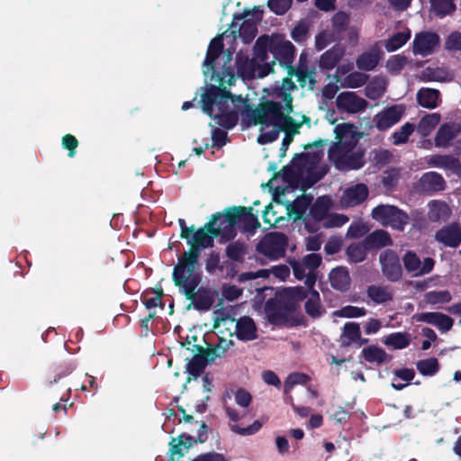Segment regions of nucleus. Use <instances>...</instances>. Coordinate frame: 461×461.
Returning a JSON list of instances; mask_svg holds the SVG:
<instances>
[{
  "instance_id": "obj_5",
  "label": "nucleus",
  "mask_w": 461,
  "mask_h": 461,
  "mask_svg": "<svg viewBox=\"0 0 461 461\" xmlns=\"http://www.w3.org/2000/svg\"><path fill=\"white\" fill-rule=\"evenodd\" d=\"M172 280L197 311H209L218 296L216 290L207 286H199L202 282V273L182 276L178 281L176 278H172Z\"/></svg>"
},
{
  "instance_id": "obj_24",
  "label": "nucleus",
  "mask_w": 461,
  "mask_h": 461,
  "mask_svg": "<svg viewBox=\"0 0 461 461\" xmlns=\"http://www.w3.org/2000/svg\"><path fill=\"white\" fill-rule=\"evenodd\" d=\"M332 288L339 292H347L350 288L351 279L348 270L345 267L333 268L329 275Z\"/></svg>"
},
{
  "instance_id": "obj_42",
  "label": "nucleus",
  "mask_w": 461,
  "mask_h": 461,
  "mask_svg": "<svg viewBox=\"0 0 461 461\" xmlns=\"http://www.w3.org/2000/svg\"><path fill=\"white\" fill-rule=\"evenodd\" d=\"M349 23V16L346 13L337 12L331 18V32L336 40H341V33L345 32Z\"/></svg>"
},
{
  "instance_id": "obj_46",
  "label": "nucleus",
  "mask_w": 461,
  "mask_h": 461,
  "mask_svg": "<svg viewBox=\"0 0 461 461\" xmlns=\"http://www.w3.org/2000/svg\"><path fill=\"white\" fill-rule=\"evenodd\" d=\"M416 368L424 376H433L439 371L440 365L438 358L429 357L419 360L416 363Z\"/></svg>"
},
{
  "instance_id": "obj_51",
  "label": "nucleus",
  "mask_w": 461,
  "mask_h": 461,
  "mask_svg": "<svg viewBox=\"0 0 461 461\" xmlns=\"http://www.w3.org/2000/svg\"><path fill=\"white\" fill-rule=\"evenodd\" d=\"M246 246L240 242H232L226 247V256L232 261L243 262Z\"/></svg>"
},
{
  "instance_id": "obj_61",
  "label": "nucleus",
  "mask_w": 461,
  "mask_h": 461,
  "mask_svg": "<svg viewBox=\"0 0 461 461\" xmlns=\"http://www.w3.org/2000/svg\"><path fill=\"white\" fill-rule=\"evenodd\" d=\"M235 402L240 407H249L252 402V395L244 388H239L234 393Z\"/></svg>"
},
{
  "instance_id": "obj_31",
  "label": "nucleus",
  "mask_w": 461,
  "mask_h": 461,
  "mask_svg": "<svg viewBox=\"0 0 461 461\" xmlns=\"http://www.w3.org/2000/svg\"><path fill=\"white\" fill-rule=\"evenodd\" d=\"M322 155V151L295 154L291 161V165L302 174L308 166L317 164L321 160Z\"/></svg>"
},
{
  "instance_id": "obj_64",
  "label": "nucleus",
  "mask_w": 461,
  "mask_h": 461,
  "mask_svg": "<svg viewBox=\"0 0 461 461\" xmlns=\"http://www.w3.org/2000/svg\"><path fill=\"white\" fill-rule=\"evenodd\" d=\"M302 174L296 170L292 165L285 166L281 169V176L285 182L292 184L298 180Z\"/></svg>"
},
{
  "instance_id": "obj_26",
  "label": "nucleus",
  "mask_w": 461,
  "mask_h": 461,
  "mask_svg": "<svg viewBox=\"0 0 461 461\" xmlns=\"http://www.w3.org/2000/svg\"><path fill=\"white\" fill-rule=\"evenodd\" d=\"M236 68L237 74L243 79H251L255 77L257 68V62L251 59L248 55L239 52L236 55Z\"/></svg>"
},
{
  "instance_id": "obj_23",
  "label": "nucleus",
  "mask_w": 461,
  "mask_h": 461,
  "mask_svg": "<svg viewBox=\"0 0 461 461\" xmlns=\"http://www.w3.org/2000/svg\"><path fill=\"white\" fill-rule=\"evenodd\" d=\"M297 89L295 83L290 77H286L283 79L282 86H276L274 90V94L276 97H281L284 102V111L287 113H293V101L294 98L291 95V91Z\"/></svg>"
},
{
  "instance_id": "obj_54",
  "label": "nucleus",
  "mask_w": 461,
  "mask_h": 461,
  "mask_svg": "<svg viewBox=\"0 0 461 461\" xmlns=\"http://www.w3.org/2000/svg\"><path fill=\"white\" fill-rule=\"evenodd\" d=\"M254 49H255L256 54L261 59H265L268 50H270L273 52L272 41L267 35L260 36L256 41Z\"/></svg>"
},
{
  "instance_id": "obj_30",
  "label": "nucleus",
  "mask_w": 461,
  "mask_h": 461,
  "mask_svg": "<svg viewBox=\"0 0 461 461\" xmlns=\"http://www.w3.org/2000/svg\"><path fill=\"white\" fill-rule=\"evenodd\" d=\"M312 197L306 194H302L297 197L293 203H289L286 207L287 213L290 218H293L294 221L301 219L303 220V216L307 209L312 204Z\"/></svg>"
},
{
  "instance_id": "obj_10",
  "label": "nucleus",
  "mask_w": 461,
  "mask_h": 461,
  "mask_svg": "<svg viewBox=\"0 0 461 461\" xmlns=\"http://www.w3.org/2000/svg\"><path fill=\"white\" fill-rule=\"evenodd\" d=\"M379 263L383 276L389 282H398L402 277V267L397 253L390 249L382 251L379 255Z\"/></svg>"
},
{
  "instance_id": "obj_27",
  "label": "nucleus",
  "mask_w": 461,
  "mask_h": 461,
  "mask_svg": "<svg viewBox=\"0 0 461 461\" xmlns=\"http://www.w3.org/2000/svg\"><path fill=\"white\" fill-rule=\"evenodd\" d=\"M364 240L370 250L380 249L393 245V240L390 234L384 230H375L370 232L366 236Z\"/></svg>"
},
{
  "instance_id": "obj_36",
  "label": "nucleus",
  "mask_w": 461,
  "mask_h": 461,
  "mask_svg": "<svg viewBox=\"0 0 461 461\" xmlns=\"http://www.w3.org/2000/svg\"><path fill=\"white\" fill-rule=\"evenodd\" d=\"M273 52L286 66L292 67L295 56V47L289 41H283L273 47Z\"/></svg>"
},
{
  "instance_id": "obj_62",
  "label": "nucleus",
  "mask_w": 461,
  "mask_h": 461,
  "mask_svg": "<svg viewBox=\"0 0 461 461\" xmlns=\"http://www.w3.org/2000/svg\"><path fill=\"white\" fill-rule=\"evenodd\" d=\"M62 147L68 150V156L73 158L76 154V149L78 147V140L72 134H66L62 137Z\"/></svg>"
},
{
  "instance_id": "obj_18",
  "label": "nucleus",
  "mask_w": 461,
  "mask_h": 461,
  "mask_svg": "<svg viewBox=\"0 0 461 461\" xmlns=\"http://www.w3.org/2000/svg\"><path fill=\"white\" fill-rule=\"evenodd\" d=\"M435 240L446 247L457 248L461 243V227L453 222L437 230Z\"/></svg>"
},
{
  "instance_id": "obj_16",
  "label": "nucleus",
  "mask_w": 461,
  "mask_h": 461,
  "mask_svg": "<svg viewBox=\"0 0 461 461\" xmlns=\"http://www.w3.org/2000/svg\"><path fill=\"white\" fill-rule=\"evenodd\" d=\"M336 105L339 111L357 113L366 108L367 102L354 92H342L337 96Z\"/></svg>"
},
{
  "instance_id": "obj_25",
  "label": "nucleus",
  "mask_w": 461,
  "mask_h": 461,
  "mask_svg": "<svg viewBox=\"0 0 461 461\" xmlns=\"http://www.w3.org/2000/svg\"><path fill=\"white\" fill-rule=\"evenodd\" d=\"M417 102L423 108L435 109L441 103L440 92L434 88L421 87L417 92Z\"/></svg>"
},
{
  "instance_id": "obj_34",
  "label": "nucleus",
  "mask_w": 461,
  "mask_h": 461,
  "mask_svg": "<svg viewBox=\"0 0 461 461\" xmlns=\"http://www.w3.org/2000/svg\"><path fill=\"white\" fill-rule=\"evenodd\" d=\"M451 214V209L446 202L433 200L429 203L428 218L430 221H446Z\"/></svg>"
},
{
  "instance_id": "obj_20",
  "label": "nucleus",
  "mask_w": 461,
  "mask_h": 461,
  "mask_svg": "<svg viewBox=\"0 0 461 461\" xmlns=\"http://www.w3.org/2000/svg\"><path fill=\"white\" fill-rule=\"evenodd\" d=\"M419 186L423 193L433 194L445 190L446 181L439 173L429 171L421 176Z\"/></svg>"
},
{
  "instance_id": "obj_7",
  "label": "nucleus",
  "mask_w": 461,
  "mask_h": 461,
  "mask_svg": "<svg viewBox=\"0 0 461 461\" xmlns=\"http://www.w3.org/2000/svg\"><path fill=\"white\" fill-rule=\"evenodd\" d=\"M372 218L384 227L402 231L409 223V215L397 206L379 204L373 208Z\"/></svg>"
},
{
  "instance_id": "obj_60",
  "label": "nucleus",
  "mask_w": 461,
  "mask_h": 461,
  "mask_svg": "<svg viewBox=\"0 0 461 461\" xmlns=\"http://www.w3.org/2000/svg\"><path fill=\"white\" fill-rule=\"evenodd\" d=\"M439 314V312H420L414 314L412 319L418 322H424L436 326Z\"/></svg>"
},
{
  "instance_id": "obj_52",
  "label": "nucleus",
  "mask_w": 461,
  "mask_h": 461,
  "mask_svg": "<svg viewBox=\"0 0 461 461\" xmlns=\"http://www.w3.org/2000/svg\"><path fill=\"white\" fill-rule=\"evenodd\" d=\"M415 126L413 123L406 122L399 130L393 133V143L394 145H401L406 143L409 137L414 131Z\"/></svg>"
},
{
  "instance_id": "obj_17",
  "label": "nucleus",
  "mask_w": 461,
  "mask_h": 461,
  "mask_svg": "<svg viewBox=\"0 0 461 461\" xmlns=\"http://www.w3.org/2000/svg\"><path fill=\"white\" fill-rule=\"evenodd\" d=\"M404 109L401 105H393L378 113L374 117L375 127L379 131H386L400 122Z\"/></svg>"
},
{
  "instance_id": "obj_6",
  "label": "nucleus",
  "mask_w": 461,
  "mask_h": 461,
  "mask_svg": "<svg viewBox=\"0 0 461 461\" xmlns=\"http://www.w3.org/2000/svg\"><path fill=\"white\" fill-rule=\"evenodd\" d=\"M223 48L224 44L222 35H217L210 41L205 59L203 60V66L206 68L204 74L207 75L210 71L212 74L211 79L218 82L220 86H224L225 84L231 86L235 82V75L230 67L223 65L221 74L215 71L216 59L223 51Z\"/></svg>"
},
{
  "instance_id": "obj_29",
  "label": "nucleus",
  "mask_w": 461,
  "mask_h": 461,
  "mask_svg": "<svg viewBox=\"0 0 461 461\" xmlns=\"http://www.w3.org/2000/svg\"><path fill=\"white\" fill-rule=\"evenodd\" d=\"M344 49L339 45L333 46L321 54L319 60V67L321 70L333 69L344 55Z\"/></svg>"
},
{
  "instance_id": "obj_53",
  "label": "nucleus",
  "mask_w": 461,
  "mask_h": 461,
  "mask_svg": "<svg viewBox=\"0 0 461 461\" xmlns=\"http://www.w3.org/2000/svg\"><path fill=\"white\" fill-rule=\"evenodd\" d=\"M368 76L362 72L354 71L349 73L345 78L343 86L349 88H358L366 85Z\"/></svg>"
},
{
  "instance_id": "obj_48",
  "label": "nucleus",
  "mask_w": 461,
  "mask_h": 461,
  "mask_svg": "<svg viewBox=\"0 0 461 461\" xmlns=\"http://www.w3.org/2000/svg\"><path fill=\"white\" fill-rule=\"evenodd\" d=\"M452 300V295L448 290L429 291L424 294V301L430 305L439 303H447Z\"/></svg>"
},
{
  "instance_id": "obj_3",
  "label": "nucleus",
  "mask_w": 461,
  "mask_h": 461,
  "mask_svg": "<svg viewBox=\"0 0 461 461\" xmlns=\"http://www.w3.org/2000/svg\"><path fill=\"white\" fill-rule=\"evenodd\" d=\"M357 140L350 137L348 140L339 139L330 146L328 157L338 170H358L365 166V150L357 148Z\"/></svg>"
},
{
  "instance_id": "obj_59",
  "label": "nucleus",
  "mask_w": 461,
  "mask_h": 461,
  "mask_svg": "<svg viewBox=\"0 0 461 461\" xmlns=\"http://www.w3.org/2000/svg\"><path fill=\"white\" fill-rule=\"evenodd\" d=\"M445 49L450 51H461V32L456 31L451 32L445 41Z\"/></svg>"
},
{
  "instance_id": "obj_39",
  "label": "nucleus",
  "mask_w": 461,
  "mask_h": 461,
  "mask_svg": "<svg viewBox=\"0 0 461 461\" xmlns=\"http://www.w3.org/2000/svg\"><path fill=\"white\" fill-rule=\"evenodd\" d=\"M380 55L377 50L366 51L356 59L357 68L363 71H372L378 65Z\"/></svg>"
},
{
  "instance_id": "obj_1",
  "label": "nucleus",
  "mask_w": 461,
  "mask_h": 461,
  "mask_svg": "<svg viewBox=\"0 0 461 461\" xmlns=\"http://www.w3.org/2000/svg\"><path fill=\"white\" fill-rule=\"evenodd\" d=\"M240 224L244 231L254 232L260 227L258 215L253 213L252 207L231 206L223 212L212 215L203 226L194 229L189 240L202 248H212L214 240L221 236L226 240L236 236L235 226Z\"/></svg>"
},
{
  "instance_id": "obj_35",
  "label": "nucleus",
  "mask_w": 461,
  "mask_h": 461,
  "mask_svg": "<svg viewBox=\"0 0 461 461\" xmlns=\"http://www.w3.org/2000/svg\"><path fill=\"white\" fill-rule=\"evenodd\" d=\"M361 357L365 361L368 363H375L377 366L391 360V357L387 355L385 350L375 345H370L364 348L361 351Z\"/></svg>"
},
{
  "instance_id": "obj_15",
  "label": "nucleus",
  "mask_w": 461,
  "mask_h": 461,
  "mask_svg": "<svg viewBox=\"0 0 461 461\" xmlns=\"http://www.w3.org/2000/svg\"><path fill=\"white\" fill-rule=\"evenodd\" d=\"M439 42V36L436 32H420L413 40L412 51L415 55L428 56L434 52Z\"/></svg>"
},
{
  "instance_id": "obj_45",
  "label": "nucleus",
  "mask_w": 461,
  "mask_h": 461,
  "mask_svg": "<svg viewBox=\"0 0 461 461\" xmlns=\"http://www.w3.org/2000/svg\"><path fill=\"white\" fill-rule=\"evenodd\" d=\"M360 327L357 322H346L343 327L342 342L343 347H349L360 339Z\"/></svg>"
},
{
  "instance_id": "obj_47",
  "label": "nucleus",
  "mask_w": 461,
  "mask_h": 461,
  "mask_svg": "<svg viewBox=\"0 0 461 461\" xmlns=\"http://www.w3.org/2000/svg\"><path fill=\"white\" fill-rule=\"evenodd\" d=\"M411 38L410 30L398 32L390 37L384 43V48L388 52H393L402 47Z\"/></svg>"
},
{
  "instance_id": "obj_8",
  "label": "nucleus",
  "mask_w": 461,
  "mask_h": 461,
  "mask_svg": "<svg viewBox=\"0 0 461 461\" xmlns=\"http://www.w3.org/2000/svg\"><path fill=\"white\" fill-rule=\"evenodd\" d=\"M186 240L190 249L178 258L172 273V278H176L177 281L182 276H190L196 273H202L200 270L199 258L202 250L206 248L198 246L197 243L189 240V239Z\"/></svg>"
},
{
  "instance_id": "obj_56",
  "label": "nucleus",
  "mask_w": 461,
  "mask_h": 461,
  "mask_svg": "<svg viewBox=\"0 0 461 461\" xmlns=\"http://www.w3.org/2000/svg\"><path fill=\"white\" fill-rule=\"evenodd\" d=\"M337 314L344 318H357L365 316L366 310L364 307L347 305L342 307Z\"/></svg>"
},
{
  "instance_id": "obj_4",
  "label": "nucleus",
  "mask_w": 461,
  "mask_h": 461,
  "mask_svg": "<svg viewBox=\"0 0 461 461\" xmlns=\"http://www.w3.org/2000/svg\"><path fill=\"white\" fill-rule=\"evenodd\" d=\"M237 100L243 104L241 114L244 115L248 122L247 125H265L267 127H276L283 118L284 105L281 102H276L268 99H261L259 104L255 109H252L247 100H244L241 95L237 97Z\"/></svg>"
},
{
  "instance_id": "obj_32",
  "label": "nucleus",
  "mask_w": 461,
  "mask_h": 461,
  "mask_svg": "<svg viewBox=\"0 0 461 461\" xmlns=\"http://www.w3.org/2000/svg\"><path fill=\"white\" fill-rule=\"evenodd\" d=\"M367 297L375 304L385 303L393 301V291L386 285H369L366 289Z\"/></svg>"
},
{
  "instance_id": "obj_55",
  "label": "nucleus",
  "mask_w": 461,
  "mask_h": 461,
  "mask_svg": "<svg viewBox=\"0 0 461 461\" xmlns=\"http://www.w3.org/2000/svg\"><path fill=\"white\" fill-rule=\"evenodd\" d=\"M285 294L286 297H290V299H293L298 303L307 299L309 296V288L305 289L303 286L289 287L285 290Z\"/></svg>"
},
{
  "instance_id": "obj_37",
  "label": "nucleus",
  "mask_w": 461,
  "mask_h": 461,
  "mask_svg": "<svg viewBox=\"0 0 461 461\" xmlns=\"http://www.w3.org/2000/svg\"><path fill=\"white\" fill-rule=\"evenodd\" d=\"M230 345H232L231 340L225 341L223 339H221L219 344L213 347H209L207 349H204L200 345H194V347L197 349L198 352H202V354L204 357H206L207 363H212L216 358L222 357L225 355Z\"/></svg>"
},
{
  "instance_id": "obj_22",
  "label": "nucleus",
  "mask_w": 461,
  "mask_h": 461,
  "mask_svg": "<svg viewBox=\"0 0 461 461\" xmlns=\"http://www.w3.org/2000/svg\"><path fill=\"white\" fill-rule=\"evenodd\" d=\"M460 131V128L454 123L442 124L434 138L435 146L448 148Z\"/></svg>"
},
{
  "instance_id": "obj_21",
  "label": "nucleus",
  "mask_w": 461,
  "mask_h": 461,
  "mask_svg": "<svg viewBox=\"0 0 461 461\" xmlns=\"http://www.w3.org/2000/svg\"><path fill=\"white\" fill-rule=\"evenodd\" d=\"M368 194V188L365 184H357L344 191L341 203L348 207H354L365 202Z\"/></svg>"
},
{
  "instance_id": "obj_57",
  "label": "nucleus",
  "mask_w": 461,
  "mask_h": 461,
  "mask_svg": "<svg viewBox=\"0 0 461 461\" xmlns=\"http://www.w3.org/2000/svg\"><path fill=\"white\" fill-rule=\"evenodd\" d=\"M309 376L303 373L291 374L285 382V392H289L296 384H304L308 382Z\"/></svg>"
},
{
  "instance_id": "obj_50",
  "label": "nucleus",
  "mask_w": 461,
  "mask_h": 461,
  "mask_svg": "<svg viewBox=\"0 0 461 461\" xmlns=\"http://www.w3.org/2000/svg\"><path fill=\"white\" fill-rule=\"evenodd\" d=\"M276 127H278L280 131H285V134L294 136V134L299 132V128L301 127V124L298 123L293 117H291L290 113H287L285 111L283 118H281V122Z\"/></svg>"
},
{
  "instance_id": "obj_28",
  "label": "nucleus",
  "mask_w": 461,
  "mask_h": 461,
  "mask_svg": "<svg viewBox=\"0 0 461 461\" xmlns=\"http://www.w3.org/2000/svg\"><path fill=\"white\" fill-rule=\"evenodd\" d=\"M309 288V296L304 303L305 312L312 319H317L325 313V309L321 305V296L314 286Z\"/></svg>"
},
{
  "instance_id": "obj_13",
  "label": "nucleus",
  "mask_w": 461,
  "mask_h": 461,
  "mask_svg": "<svg viewBox=\"0 0 461 461\" xmlns=\"http://www.w3.org/2000/svg\"><path fill=\"white\" fill-rule=\"evenodd\" d=\"M249 15L256 16L258 21L261 19V12L258 8L254 9L253 14L250 11H244L242 14L233 15V22L242 21L239 28V36L245 43L252 41L258 32L257 23L252 19L248 18ZM231 26H234V23H231Z\"/></svg>"
},
{
  "instance_id": "obj_63",
  "label": "nucleus",
  "mask_w": 461,
  "mask_h": 461,
  "mask_svg": "<svg viewBox=\"0 0 461 461\" xmlns=\"http://www.w3.org/2000/svg\"><path fill=\"white\" fill-rule=\"evenodd\" d=\"M288 263L291 266L294 276L297 280L306 279L307 274H305V269L307 267L302 261L296 260L294 258H290L288 260Z\"/></svg>"
},
{
  "instance_id": "obj_38",
  "label": "nucleus",
  "mask_w": 461,
  "mask_h": 461,
  "mask_svg": "<svg viewBox=\"0 0 461 461\" xmlns=\"http://www.w3.org/2000/svg\"><path fill=\"white\" fill-rule=\"evenodd\" d=\"M207 364L206 357H204L202 352H198L194 355L186 365V370L189 375L186 382L189 383L192 378H198L203 373Z\"/></svg>"
},
{
  "instance_id": "obj_2",
  "label": "nucleus",
  "mask_w": 461,
  "mask_h": 461,
  "mask_svg": "<svg viewBox=\"0 0 461 461\" xmlns=\"http://www.w3.org/2000/svg\"><path fill=\"white\" fill-rule=\"evenodd\" d=\"M236 96L223 86H207L201 95L202 111L213 118L216 124L226 130L234 128L239 121L240 109L234 104Z\"/></svg>"
},
{
  "instance_id": "obj_19",
  "label": "nucleus",
  "mask_w": 461,
  "mask_h": 461,
  "mask_svg": "<svg viewBox=\"0 0 461 461\" xmlns=\"http://www.w3.org/2000/svg\"><path fill=\"white\" fill-rule=\"evenodd\" d=\"M428 164L431 167L446 169L447 176L454 175L461 177L460 160L451 155H432L429 158Z\"/></svg>"
},
{
  "instance_id": "obj_33",
  "label": "nucleus",
  "mask_w": 461,
  "mask_h": 461,
  "mask_svg": "<svg viewBox=\"0 0 461 461\" xmlns=\"http://www.w3.org/2000/svg\"><path fill=\"white\" fill-rule=\"evenodd\" d=\"M321 256L316 253H311L303 257L302 262L309 270L307 273L306 279L304 281V285L306 287H312L315 285L317 281V274L316 269L321 264Z\"/></svg>"
},
{
  "instance_id": "obj_44",
  "label": "nucleus",
  "mask_w": 461,
  "mask_h": 461,
  "mask_svg": "<svg viewBox=\"0 0 461 461\" xmlns=\"http://www.w3.org/2000/svg\"><path fill=\"white\" fill-rule=\"evenodd\" d=\"M370 249L363 240L360 243L350 244L346 250L348 259L351 263H360L366 258L367 251Z\"/></svg>"
},
{
  "instance_id": "obj_49",
  "label": "nucleus",
  "mask_w": 461,
  "mask_h": 461,
  "mask_svg": "<svg viewBox=\"0 0 461 461\" xmlns=\"http://www.w3.org/2000/svg\"><path fill=\"white\" fill-rule=\"evenodd\" d=\"M385 92V83L381 79H374L365 88V95L371 100L381 98Z\"/></svg>"
},
{
  "instance_id": "obj_43",
  "label": "nucleus",
  "mask_w": 461,
  "mask_h": 461,
  "mask_svg": "<svg viewBox=\"0 0 461 461\" xmlns=\"http://www.w3.org/2000/svg\"><path fill=\"white\" fill-rule=\"evenodd\" d=\"M384 343L393 349H403L411 343V335L407 332H393L385 337Z\"/></svg>"
},
{
  "instance_id": "obj_58",
  "label": "nucleus",
  "mask_w": 461,
  "mask_h": 461,
  "mask_svg": "<svg viewBox=\"0 0 461 461\" xmlns=\"http://www.w3.org/2000/svg\"><path fill=\"white\" fill-rule=\"evenodd\" d=\"M293 0H268L267 6L277 15L285 14L291 7Z\"/></svg>"
},
{
  "instance_id": "obj_9",
  "label": "nucleus",
  "mask_w": 461,
  "mask_h": 461,
  "mask_svg": "<svg viewBox=\"0 0 461 461\" xmlns=\"http://www.w3.org/2000/svg\"><path fill=\"white\" fill-rule=\"evenodd\" d=\"M287 245L288 239L285 234L271 232L258 241L256 250L269 260L275 261L285 256Z\"/></svg>"
},
{
  "instance_id": "obj_40",
  "label": "nucleus",
  "mask_w": 461,
  "mask_h": 461,
  "mask_svg": "<svg viewBox=\"0 0 461 461\" xmlns=\"http://www.w3.org/2000/svg\"><path fill=\"white\" fill-rule=\"evenodd\" d=\"M441 116L438 113H429L423 116L417 126L418 132L423 136H429L440 122Z\"/></svg>"
},
{
  "instance_id": "obj_14",
  "label": "nucleus",
  "mask_w": 461,
  "mask_h": 461,
  "mask_svg": "<svg viewBox=\"0 0 461 461\" xmlns=\"http://www.w3.org/2000/svg\"><path fill=\"white\" fill-rule=\"evenodd\" d=\"M402 263L406 271L414 273V276L430 273L435 266V260L432 258H426L423 262H421L418 255L411 250H408L404 254Z\"/></svg>"
},
{
  "instance_id": "obj_11",
  "label": "nucleus",
  "mask_w": 461,
  "mask_h": 461,
  "mask_svg": "<svg viewBox=\"0 0 461 461\" xmlns=\"http://www.w3.org/2000/svg\"><path fill=\"white\" fill-rule=\"evenodd\" d=\"M330 198L329 196H320L313 204L310 205L309 213L303 218L305 228L310 232L318 230L317 223L325 220L330 207Z\"/></svg>"
},
{
  "instance_id": "obj_12",
  "label": "nucleus",
  "mask_w": 461,
  "mask_h": 461,
  "mask_svg": "<svg viewBox=\"0 0 461 461\" xmlns=\"http://www.w3.org/2000/svg\"><path fill=\"white\" fill-rule=\"evenodd\" d=\"M221 321L223 324H234L235 335L239 340L250 341L258 338V329L254 320L249 316H243L238 319L226 315Z\"/></svg>"
},
{
  "instance_id": "obj_41",
  "label": "nucleus",
  "mask_w": 461,
  "mask_h": 461,
  "mask_svg": "<svg viewBox=\"0 0 461 461\" xmlns=\"http://www.w3.org/2000/svg\"><path fill=\"white\" fill-rule=\"evenodd\" d=\"M430 11L436 17L444 18L456 11L453 0H429Z\"/></svg>"
}]
</instances>
